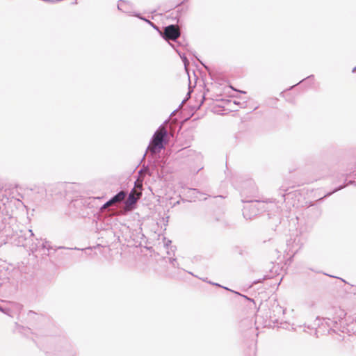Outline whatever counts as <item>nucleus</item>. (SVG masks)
<instances>
[{"instance_id": "1", "label": "nucleus", "mask_w": 356, "mask_h": 356, "mask_svg": "<svg viewBox=\"0 0 356 356\" xmlns=\"http://www.w3.org/2000/svg\"><path fill=\"white\" fill-rule=\"evenodd\" d=\"M168 135L167 129L163 127V125H161L154 134L147 147V150H149L152 155L159 153L167 143Z\"/></svg>"}, {"instance_id": "2", "label": "nucleus", "mask_w": 356, "mask_h": 356, "mask_svg": "<svg viewBox=\"0 0 356 356\" xmlns=\"http://www.w3.org/2000/svg\"><path fill=\"white\" fill-rule=\"evenodd\" d=\"M160 35L162 36V38L168 42L169 44L170 45V40L176 43L175 45L179 44L177 42V39L181 35V31L179 29V28L175 25V24H170L164 28V30L163 32L159 31Z\"/></svg>"}, {"instance_id": "3", "label": "nucleus", "mask_w": 356, "mask_h": 356, "mask_svg": "<svg viewBox=\"0 0 356 356\" xmlns=\"http://www.w3.org/2000/svg\"><path fill=\"white\" fill-rule=\"evenodd\" d=\"M34 234L31 229L19 230L15 232L12 229V235L9 237L14 238V241L18 246H27L28 241L33 237Z\"/></svg>"}, {"instance_id": "4", "label": "nucleus", "mask_w": 356, "mask_h": 356, "mask_svg": "<svg viewBox=\"0 0 356 356\" xmlns=\"http://www.w3.org/2000/svg\"><path fill=\"white\" fill-rule=\"evenodd\" d=\"M49 356H76V351L70 343L64 342L56 346Z\"/></svg>"}, {"instance_id": "5", "label": "nucleus", "mask_w": 356, "mask_h": 356, "mask_svg": "<svg viewBox=\"0 0 356 356\" xmlns=\"http://www.w3.org/2000/svg\"><path fill=\"white\" fill-rule=\"evenodd\" d=\"M342 316H344L343 312H341V315L339 318H333L332 319H331L330 318H323L322 319L321 326L319 325V322L321 321V319L316 318V321H318L317 325L319 326V329H321V327H327L328 333H330L331 331L335 332L334 327H336V325H337L338 321L342 318Z\"/></svg>"}, {"instance_id": "6", "label": "nucleus", "mask_w": 356, "mask_h": 356, "mask_svg": "<svg viewBox=\"0 0 356 356\" xmlns=\"http://www.w3.org/2000/svg\"><path fill=\"white\" fill-rule=\"evenodd\" d=\"M9 220H12L11 218L0 213V233L6 237L12 235L13 229L10 225Z\"/></svg>"}, {"instance_id": "7", "label": "nucleus", "mask_w": 356, "mask_h": 356, "mask_svg": "<svg viewBox=\"0 0 356 356\" xmlns=\"http://www.w3.org/2000/svg\"><path fill=\"white\" fill-rule=\"evenodd\" d=\"M126 196H127V193L124 191H120L117 194L113 195L106 203H104L102 206L101 210H104V209H106L108 207H109L115 203L122 202L125 198Z\"/></svg>"}, {"instance_id": "8", "label": "nucleus", "mask_w": 356, "mask_h": 356, "mask_svg": "<svg viewBox=\"0 0 356 356\" xmlns=\"http://www.w3.org/2000/svg\"><path fill=\"white\" fill-rule=\"evenodd\" d=\"M259 209L256 207V204H250L244 207L243 211V217L245 219H252L253 216H257Z\"/></svg>"}, {"instance_id": "9", "label": "nucleus", "mask_w": 356, "mask_h": 356, "mask_svg": "<svg viewBox=\"0 0 356 356\" xmlns=\"http://www.w3.org/2000/svg\"><path fill=\"white\" fill-rule=\"evenodd\" d=\"M53 248L49 245V242L47 241H38V243L35 245V246H32V251H37L38 250H47L48 251L52 250Z\"/></svg>"}, {"instance_id": "10", "label": "nucleus", "mask_w": 356, "mask_h": 356, "mask_svg": "<svg viewBox=\"0 0 356 356\" xmlns=\"http://www.w3.org/2000/svg\"><path fill=\"white\" fill-rule=\"evenodd\" d=\"M118 9L125 13H131L130 3L124 0H120L118 3Z\"/></svg>"}, {"instance_id": "11", "label": "nucleus", "mask_w": 356, "mask_h": 356, "mask_svg": "<svg viewBox=\"0 0 356 356\" xmlns=\"http://www.w3.org/2000/svg\"><path fill=\"white\" fill-rule=\"evenodd\" d=\"M137 198L135 197L133 191L129 194L128 198L125 202V205L127 207H133L136 204Z\"/></svg>"}, {"instance_id": "12", "label": "nucleus", "mask_w": 356, "mask_h": 356, "mask_svg": "<svg viewBox=\"0 0 356 356\" xmlns=\"http://www.w3.org/2000/svg\"><path fill=\"white\" fill-rule=\"evenodd\" d=\"M180 44H178L175 45V44H170V46L177 51V53L180 56L181 58L184 65L186 66L188 64V60H187L186 57L184 56V54L181 55V52L177 49Z\"/></svg>"}, {"instance_id": "13", "label": "nucleus", "mask_w": 356, "mask_h": 356, "mask_svg": "<svg viewBox=\"0 0 356 356\" xmlns=\"http://www.w3.org/2000/svg\"><path fill=\"white\" fill-rule=\"evenodd\" d=\"M195 152L193 150L187 148L183 149L179 152V154L181 156H191Z\"/></svg>"}, {"instance_id": "14", "label": "nucleus", "mask_w": 356, "mask_h": 356, "mask_svg": "<svg viewBox=\"0 0 356 356\" xmlns=\"http://www.w3.org/2000/svg\"><path fill=\"white\" fill-rule=\"evenodd\" d=\"M345 186H346L345 185H341L339 187H337L332 191L327 193L326 195H325L323 197L320 198L318 200H323L325 197L330 196L333 193H334L337 192L338 191L343 188Z\"/></svg>"}, {"instance_id": "15", "label": "nucleus", "mask_w": 356, "mask_h": 356, "mask_svg": "<svg viewBox=\"0 0 356 356\" xmlns=\"http://www.w3.org/2000/svg\"><path fill=\"white\" fill-rule=\"evenodd\" d=\"M134 15H135V16H137V17H138L140 19H143V20H144V21L147 22L148 24H150V25H151V26H152L154 29H156V30H157V31H159V27H158L156 25H155L154 23H152V22H150L149 20H148V19H145V18H144V17H140V14H135Z\"/></svg>"}, {"instance_id": "16", "label": "nucleus", "mask_w": 356, "mask_h": 356, "mask_svg": "<svg viewBox=\"0 0 356 356\" xmlns=\"http://www.w3.org/2000/svg\"><path fill=\"white\" fill-rule=\"evenodd\" d=\"M314 79V75H310V76H308L307 78L301 80L299 83H298L296 85H293V86H291L289 90L292 89L293 87H295L296 86H297L298 84L300 83H302L304 81H305L306 79Z\"/></svg>"}, {"instance_id": "17", "label": "nucleus", "mask_w": 356, "mask_h": 356, "mask_svg": "<svg viewBox=\"0 0 356 356\" xmlns=\"http://www.w3.org/2000/svg\"><path fill=\"white\" fill-rule=\"evenodd\" d=\"M170 243H171V241L168 240L166 242H165V245L168 247Z\"/></svg>"}, {"instance_id": "18", "label": "nucleus", "mask_w": 356, "mask_h": 356, "mask_svg": "<svg viewBox=\"0 0 356 356\" xmlns=\"http://www.w3.org/2000/svg\"><path fill=\"white\" fill-rule=\"evenodd\" d=\"M191 191H193V193H199L200 192L198 191V190L195 189V188H190Z\"/></svg>"}, {"instance_id": "19", "label": "nucleus", "mask_w": 356, "mask_h": 356, "mask_svg": "<svg viewBox=\"0 0 356 356\" xmlns=\"http://www.w3.org/2000/svg\"><path fill=\"white\" fill-rule=\"evenodd\" d=\"M58 249H65V247H63V246H59V247H58L57 248L54 249V251H56V250H58Z\"/></svg>"}, {"instance_id": "20", "label": "nucleus", "mask_w": 356, "mask_h": 356, "mask_svg": "<svg viewBox=\"0 0 356 356\" xmlns=\"http://www.w3.org/2000/svg\"><path fill=\"white\" fill-rule=\"evenodd\" d=\"M209 283H211L213 285H216V286H220V287H222V286H220L219 284H217V283H212L211 282H209Z\"/></svg>"}, {"instance_id": "21", "label": "nucleus", "mask_w": 356, "mask_h": 356, "mask_svg": "<svg viewBox=\"0 0 356 356\" xmlns=\"http://www.w3.org/2000/svg\"><path fill=\"white\" fill-rule=\"evenodd\" d=\"M259 282H261V280H258L257 281H254L253 284H257V283H259Z\"/></svg>"}, {"instance_id": "22", "label": "nucleus", "mask_w": 356, "mask_h": 356, "mask_svg": "<svg viewBox=\"0 0 356 356\" xmlns=\"http://www.w3.org/2000/svg\"><path fill=\"white\" fill-rule=\"evenodd\" d=\"M245 202H248V203H252L254 201L250 200H246Z\"/></svg>"}, {"instance_id": "23", "label": "nucleus", "mask_w": 356, "mask_h": 356, "mask_svg": "<svg viewBox=\"0 0 356 356\" xmlns=\"http://www.w3.org/2000/svg\"><path fill=\"white\" fill-rule=\"evenodd\" d=\"M352 72H356V66L353 69Z\"/></svg>"}, {"instance_id": "24", "label": "nucleus", "mask_w": 356, "mask_h": 356, "mask_svg": "<svg viewBox=\"0 0 356 356\" xmlns=\"http://www.w3.org/2000/svg\"><path fill=\"white\" fill-rule=\"evenodd\" d=\"M201 63L204 65V67L207 70H208V67H207V66H206L205 65H204L202 63Z\"/></svg>"}, {"instance_id": "25", "label": "nucleus", "mask_w": 356, "mask_h": 356, "mask_svg": "<svg viewBox=\"0 0 356 356\" xmlns=\"http://www.w3.org/2000/svg\"><path fill=\"white\" fill-rule=\"evenodd\" d=\"M353 183H355V181H350L348 184H353Z\"/></svg>"}, {"instance_id": "26", "label": "nucleus", "mask_w": 356, "mask_h": 356, "mask_svg": "<svg viewBox=\"0 0 356 356\" xmlns=\"http://www.w3.org/2000/svg\"><path fill=\"white\" fill-rule=\"evenodd\" d=\"M3 186L0 184V191H1Z\"/></svg>"}, {"instance_id": "27", "label": "nucleus", "mask_w": 356, "mask_h": 356, "mask_svg": "<svg viewBox=\"0 0 356 356\" xmlns=\"http://www.w3.org/2000/svg\"><path fill=\"white\" fill-rule=\"evenodd\" d=\"M174 261H175V259H173L172 260H171V263H173V262H174Z\"/></svg>"}, {"instance_id": "28", "label": "nucleus", "mask_w": 356, "mask_h": 356, "mask_svg": "<svg viewBox=\"0 0 356 356\" xmlns=\"http://www.w3.org/2000/svg\"><path fill=\"white\" fill-rule=\"evenodd\" d=\"M74 4H76L77 3V1L76 0L75 1V2L73 3Z\"/></svg>"}, {"instance_id": "29", "label": "nucleus", "mask_w": 356, "mask_h": 356, "mask_svg": "<svg viewBox=\"0 0 356 356\" xmlns=\"http://www.w3.org/2000/svg\"><path fill=\"white\" fill-rule=\"evenodd\" d=\"M240 92H241V93H245V92H244V91H240Z\"/></svg>"}, {"instance_id": "30", "label": "nucleus", "mask_w": 356, "mask_h": 356, "mask_svg": "<svg viewBox=\"0 0 356 356\" xmlns=\"http://www.w3.org/2000/svg\"><path fill=\"white\" fill-rule=\"evenodd\" d=\"M0 310H1V311H3V309H2V308H1V306H0Z\"/></svg>"}]
</instances>
